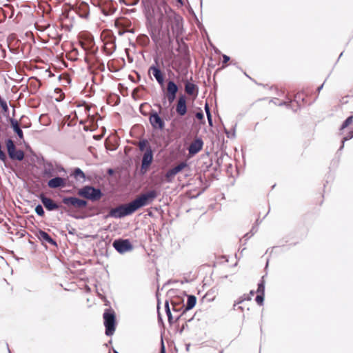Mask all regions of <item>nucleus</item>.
<instances>
[{
	"label": "nucleus",
	"mask_w": 353,
	"mask_h": 353,
	"mask_svg": "<svg viewBox=\"0 0 353 353\" xmlns=\"http://www.w3.org/2000/svg\"><path fill=\"white\" fill-rule=\"evenodd\" d=\"M162 4L164 6L168 23L170 25L173 35L175 38H179L184 32L183 17L174 12L172 8L167 5L165 0H162Z\"/></svg>",
	"instance_id": "nucleus-1"
},
{
	"label": "nucleus",
	"mask_w": 353,
	"mask_h": 353,
	"mask_svg": "<svg viewBox=\"0 0 353 353\" xmlns=\"http://www.w3.org/2000/svg\"><path fill=\"white\" fill-rule=\"evenodd\" d=\"M38 198L40 199L42 205L48 211H54L58 209H62L65 212L67 213L68 216L72 217L75 219H83L85 218V216L79 215L76 213L72 212L70 210L67 209L62 204L56 203L51 198L46 196L43 193L40 194L38 196Z\"/></svg>",
	"instance_id": "nucleus-2"
},
{
	"label": "nucleus",
	"mask_w": 353,
	"mask_h": 353,
	"mask_svg": "<svg viewBox=\"0 0 353 353\" xmlns=\"http://www.w3.org/2000/svg\"><path fill=\"white\" fill-rule=\"evenodd\" d=\"M159 194V191L155 189H152L146 192L140 194L135 199L132 200L136 212L151 204L157 198Z\"/></svg>",
	"instance_id": "nucleus-3"
},
{
	"label": "nucleus",
	"mask_w": 353,
	"mask_h": 353,
	"mask_svg": "<svg viewBox=\"0 0 353 353\" xmlns=\"http://www.w3.org/2000/svg\"><path fill=\"white\" fill-rule=\"evenodd\" d=\"M77 194L79 197L92 202L99 201L104 196V193L101 188L91 185H85L79 189Z\"/></svg>",
	"instance_id": "nucleus-4"
},
{
	"label": "nucleus",
	"mask_w": 353,
	"mask_h": 353,
	"mask_svg": "<svg viewBox=\"0 0 353 353\" xmlns=\"http://www.w3.org/2000/svg\"><path fill=\"white\" fill-rule=\"evenodd\" d=\"M135 212L136 210L131 201L130 202L121 204L116 208H111L105 218L122 219L132 215Z\"/></svg>",
	"instance_id": "nucleus-5"
},
{
	"label": "nucleus",
	"mask_w": 353,
	"mask_h": 353,
	"mask_svg": "<svg viewBox=\"0 0 353 353\" xmlns=\"http://www.w3.org/2000/svg\"><path fill=\"white\" fill-rule=\"evenodd\" d=\"M172 115L173 114L171 113L170 116L163 114V116L161 117L160 115V111L158 112L154 109H151L149 113L148 120L153 130L163 131L165 128V121L170 120Z\"/></svg>",
	"instance_id": "nucleus-6"
},
{
	"label": "nucleus",
	"mask_w": 353,
	"mask_h": 353,
	"mask_svg": "<svg viewBox=\"0 0 353 353\" xmlns=\"http://www.w3.org/2000/svg\"><path fill=\"white\" fill-rule=\"evenodd\" d=\"M103 318L105 326V334L108 336H111L114 334L117 327L115 312L111 307L107 308L104 310Z\"/></svg>",
	"instance_id": "nucleus-7"
},
{
	"label": "nucleus",
	"mask_w": 353,
	"mask_h": 353,
	"mask_svg": "<svg viewBox=\"0 0 353 353\" xmlns=\"http://www.w3.org/2000/svg\"><path fill=\"white\" fill-rule=\"evenodd\" d=\"M61 198L62 205L73 213L74 212L72 210V208L81 210L88 205V201L76 196H61Z\"/></svg>",
	"instance_id": "nucleus-8"
},
{
	"label": "nucleus",
	"mask_w": 353,
	"mask_h": 353,
	"mask_svg": "<svg viewBox=\"0 0 353 353\" xmlns=\"http://www.w3.org/2000/svg\"><path fill=\"white\" fill-rule=\"evenodd\" d=\"M7 154L12 161H22L25 157L23 150L18 149L14 141L11 138H6L4 141Z\"/></svg>",
	"instance_id": "nucleus-9"
},
{
	"label": "nucleus",
	"mask_w": 353,
	"mask_h": 353,
	"mask_svg": "<svg viewBox=\"0 0 353 353\" xmlns=\"http://www.w3.org/2000/svg\"><path fill=\"white\" fill-rule=\"evenodd\" d=\"M153 161L154 150L152 147H150L145 150L142 156L141 168L139 169V175L144 176L150 169Z\"/></svg>",
	"instance_id": "nucleus-10"
},
{
	"label": "nucleus",
	"mask_w": 353,
	"mask_h": 353,
	"mask_svg": "<svg viewBox=\"0 0 353 353\" xmlns=\"http://www.w3.org/2000/svg\"><path fill=\"white\" fill-rule=\"evenodd\" d=\"M154 63L149 67L148 73L152 74L160 88H163L165 83V73L159 65L158 57L154 58Z\"/></svg>",
	"instance_id": "nucleus-11"
},
{
	"label": "nucleus",
	"mask_w": 353,
	"mask_h": 353,
	"mask_svg": "<svg viewBox=\"0 0 353 353\" xmlns=\"http://www.w3.org/2000/svg\"><path fill=\"white\" fill-rule=\"evenodd\" d=\"M112 247L120 254H124L133 250L134 245L129 239L117 238L112 242Z\"/></svg>",
	"instance_id": "nucleus-12"
},
{
	"label": "nucleus",
	"mask_w": 353,
	"mask_h": 353,
	"mask_svg": "<svg viewBox=\"0 0 353 353\" xmlns=\"http://www.w3.org/2000/svg\"><path fill=\"white\" fill-rule=\"evenodd\" d=\"M191 63V59H175L173 61L174 65L172 66V68L179 74L181 79H188V68Z\"/></svg>",
	"instance_id": "nucleus-13"
},
{
	"label": "nucleus",
	"mask_w": 353,
	"mask_h": 353,
	"mask_svg": "<svg viewBox=\"0 0 353 353\" xmlns=\"http://www.w3.org/2000/svg\"><path fill=\"white\" fill-rule=\"evenodd\" d=\"M178 45L176 51L179 54L176 56L175 59H190V50L188 45L184 41L183 38H176Z\"/></svg>",
	"instance_id": "nucleus-14"
},
{
	"label": "nucleus",
	"mask_w": 353,
	"mask_h": 353,
	"mask_svg": "<svg viewBox=\"0 0 353 353\" xmlns=\"http://www.w3.org/2000/svg\"><path fill=\"white\" fill-rule=\"evenodd\" d=\"M175 111L178 116L183 117L188 112L187 97L181 94L175 104Z\"/></svg>",
	"instance_id": "nucleus-15"
},
{
	"label": "nucleus",
	"mask_w": 353,
	"mask_h": 353,
	"mask_svg": "<svg viewBox=\"0 0 353 353\" xmlns=\"http://www.w3.org/2000/svg\"><path fill=\"white\" fill-rule=\"evenodd\" d=\"M147 28L148 30L152 40L156 44L158 43L161 40V33L163 28L160 27L158 25L152 23L151 21H148L147 22Z\"/></svg>",
	"instance_id": "nucleus-16"
},
{
	"label": "nucleus",
	"mask_w": 353,
	"mask_h": 353,
	"mask_svg": "<svg viewBox=\"0 0 353 353\" xmlns=\"http://www.w3.org/2000/svg\"><path fill=\"white\" fill-rule=\"evenodd\" d=\"M163 94H168L173 95L174 99H176L177 93L179 91V85L172 79H168L167 81V85H163V88H161Z\"/></svg>",
	"instance_id": "nucleus-17"
},
{
	"label": "nucleus",
	"mask_w": 353,
	"mask_h": 353,
	"mask_svg": "<svg viewBox=\"0 0 353 353\" xmlns=\"http://www.w3.org/2000/svg\"><path fill=\"white\" fill-rule=\"evenodd\" d=\"M203 141L201 137H196L188 148V154L193 157L198 154L203 147Z\"/></svg>",
	"instance_id": "nucleus-18"
},
{
	"label": "nucleus",
	"mask_w": 353,
	"mask_h": 353,
	"mask_svg": "<svg viewBox=\"0 0 353 353\" xmlns=\"http://www.w3.org/2000/svg\"><path fill=\"white\" fill-rule=\"evenodd\" d=\"M35 236L38 238V239L41 242L42 244L49 243L51 245L57 247V241L52 239L46 232L38 229L35 232Z\"/></svg>",
	"instance_id": "nucleus-19"
},
{
	"label": "nucleus",
	"mask_w": 353,
	"mask_h": 353,
	"mask_svg": "<svg viewBox=\"0 0 353 353\" xmlns=\"http://www.w3.org/2000/svg\"><path fill=\"white\" fill-rule=\"evenodd\" d=\"M181 81L184 83L185 92L190 95L196 97L199 93V87L194 83L192 82V79H181Z\"/></svg>",
	"instance_id": "nucleus-20"
},
{
	"label": "nucleus",
	"mask_w": 353,
	"mask_h": 353,
	"mask_svg": "<svg viewBox=\"0 0 353 353\" xmlns=\"http://www.w3.org/2000/svg\"><path fill=\"white\" fill-rule=\"evenodd\" d=\"M77 14L82 19H88L90 15L89 4L85 1H80L75 7Z\"/></svg>",
	"instance_id": "nucleus-21"
},
{
	"label": "nucleus",
	"mask_w": 353,
	"mask_h": 353,
	"mask_svg": "<svg viewBox=\"0 0 353 353\" xmlns=\"http://www.w3.org/2000/svg\"><path fill=\"white\" fill-rule=\"evenodd\" d=\"M67 185V179L59 176H54L48 181V186L52 189L63 188Z\"/></svg>",
	"instance_id": "nucleus-22"
},
{
	"label": "nucleus",
	"mask_w": 353,
	"mask_h": 353,
	"mask_svg": "<svg viewBox=\"0 0 353 353\" xmlns=\"http://www.w3.org/2000/svg\"><path fill=\"white\" fill-rule=\"evenodd\" d=\"M10 127L12 129L13 132L17 134L19 140L24 139L23 132L19 125V122L15 118L8 119Z\"/></svg>",
	"instance_id": "nucleus-23"
},
{
	"label": "nucleus",
	"mask_w": 353,
	"mask_h": 353,
	"mask_svg": "<svg viewBox=\"0 0 353 353\" xmlns=\"http://www.w3.org/2000/svg\"><path fill=\"white\" fill-rule=\"evenodd\" d=\"M188 298L186 304L182 303V308L184 312H188L189 310L194 307L196 304V297L192 294H186Z\"/></svg>",
	"instance_id": "nucleus-24"
},
{
	"label": "nucleus",
	"mask_w": 353,
	"mask_h": 353,
	"mask_svg": "<svg viewBox=\"0 0 353 353\" xmlns=\"http://www.w3.org/2000/svg\"><path fill=\"white\" fill-rule=\"evenodd\" d=\"M71 176H73L77 181L79 179H83V181H85L86 175L84 172L79 168L76 167L73 168L72 173L70 174Z\"/></svg>",
	"instance_id": "nucleus-25"
},
{
	"label": "nucleus",
	"mask_w": 353,
	"mask_h": 353,
	"mask_svg": "<svg viewBox=\"0 0 353 353\" xmlns=\"http://www.w3.org/2000/svg\"><path fill=\"white\" fill-rule=\"evenodd\" d=\"M188 168L190 169V166L188 163L186 161H183L181 162L179 164L176 165V166L170 168L172 172L176 175L180 172H181L185 168Z\"/></svg>",
	"instance_id": "nucleus-26"
},
{
	"label": "nucleus",
	"mask_w": 353,
	"mask_h": 353,
	"mask_svg": "<svg viewBox=\"0 0 353 353\" xmlns=\"http://www.w3.org/2000/svg\"><path fill=\"white\" fill-rule=\"evenodd\" d=\"M184 302L183 299L179 300V302L176 301L172 300L171 305L172 306V310L174 312H179L183 311L182 303Z\"/></svg>",
	"instance_id": "nucleus-27"
},
{
	"label": "nucleus",
	"mask_w": 353,
	"mask_h": 353,
	"mask_svg": "<svg viewBox=\"0 0 353 353\" xmlns=\"http://www.w3.org/2000/svg\"><path fill=\"white\" fill-rule=\"evenodd\" d=\"M265 276V275H263L261 277V279L259 281V283L257 285V290L255 292V293H256V294H259V293L265 294V280H264Z\"/></svg>",
	"instance_id": "nucleus-28"
},
{
	"label": "nucleus",
	"mask_w": 353,
	"mask_h": 353,
	"mask_svg": "<svg viewBox=\"0 0 353 353\" xmlns=\"http://www.w3.org/2000/svg\"><path fill=\"white\" fill-rule=\"evenodd\" d=\"M150 147H151V145L147 139H143L139 141V148L140 151L145 152V150Z\"/></svg>",
	"instance_id": "nucleus-29"
},
{
	"label": "nucleus",
	"mask_w": 353,
	"mask_h": 353,
	"mask_svg": "<svg viewBox=\"0 0 353 353\" xmlns=\"http://www.w3.org/2000/svg\"><path fill=\"white\" fill-rule=\"evenodd\" d=\"M175 176L176 175L172 170L169 169L165 174V181L167 183H172Z\"/></svg>",
	"instance_id": "nucleus-30"
},
{
	"label": "nucleus",
	"mask_w": 353,
	"mask_h": 353,
	"mask_svg": "<svg viewBox=\"0 0 353 353\" xmlns=\"http://www.w3.org/2000/svg\"><path fill=\"white\" fill-rule=\"evenodd\" d=\"M194 315L189 319H184V323L181 325V328L178 330L179 333L181 334L185 330H188V323L192 321L194 319Z\"/></svg>",
	"instance_id": "nucleus-31"
},
{
	"label": "nucleus",
	"mask_w": 353,
	"mask_h": 353,
	"mask_svg": "<svg viewBox=\"0 0 353 353\" xmlns=\"http://www.w3.org/2000/svg\"><path fill=\"white\" fill-rule=\"evenodd\" d=\"M353 121V114L349 116L346 118V119L343 122L340 127V130H343L347 128Z\"/></svg>",
	"instance_id": "nucleus-32"
},
{
	"label": "nucleus",
	"mask_w": 353,
	"mask_h": 353,
	"mask_svg": "<svg viewBox=\"0 0 353 353\" xmlns=\"http://www.w3.org/2000/svg\"><path fill=\"white\" fill-rule=\"evenodd\" d=\"M34 211H35L36 214L41 217H43L45 215V211L43 210V207L42 204H39V203L37 204L35 206Z\"/></svg>",
	"instance_id": "nucleus-33"
},
{
	"label": "nucleus",
	"mask_w": 353,
	"mask_h": 353,
	"mask_svg": "<svg viewBox=\"0 0 353 353\" xmlns=\"http://www.w3.org/2000/svg\"><path fill=\"white\" fill-rule=\"evenodd\" d=\"M236 127V124H235L234 126H232V133H230V132L224 127V132L228 139L235 138Z\"/></svg>",
	"instance_id": "nucleus-34"
},
{
	"label": "nucleus",
	"mask_w": 353,
	"mask_h": 353,
	"mask_svg": "<svg viewBox=\"0 0 353 353\" xmlns=\"http://www.w3.org/2000/svg\"><path fill=\"white\" fill-rule=\"evenodd\" d=\"M163 104H165L167 101L170 104H172L176 100V99H174L173 95L171 94H163Z\"/></svg>",
	"instance_id": "nucleus-35"
},
{
	"label": "nucleus",
	"mask_w": 353,
	"mask_h": 353,
	"mask_svg": "<svg viewBox=\"0 0 353 353\" xmlns=\"http://www.w3.org/2000/svg\"><path fill=\"white\" fill-rule=\"evenodd\" d=\"M264 299H265V294L259 293V294H257V295L256 296L255 301L256 302V303L259 305L262 306L264 304Z\"/></svg>",
	"instance_id": "nucleus-36"
},
{
	"label": "nucleus",
	"mask_w": 353,
	"mask_h": 353,
	"mask_svg": "<svg viewBox=\"0 0 353 353\" xmlns=\"http://www.w3.org/2000/svg\"><path fill=\"white\" fill-rule=\"evenodd\" d=\"M54 172V168H44L42 174L45 177L50 178L53 176Z\"/></svg>",
	"instance_id": "nucleus-37"
},
{
	"label": "nucleus",
	"mask_w": 353,
	"mask_h": 353,
	"mask_svg": "<svg viewBox=\"0 0 353 353\" xmlns=\"http://www.w3.org/2000/svg\"><path fill=\"white\" fill-rule=\"evenodd\" d=\"M195 117L200 121L201 124L205 123L204 114L201 109L199 112H196Z\"/></svg>",
	"instance_id": "nucleus-38"
},
{
	"label": "nucleus",
	"mask_w": 353,
	"mask_h": 353,
	"mask_svg": "<svg viewBox=\"0 0 353 353\" xmlns=\"http://www.w3.org/2000/svg\"><path fill=\"white\" fill-rule=\"evenodd\" d=\"M163 21H164V14L163 13V12L161 10H159V16L157 19V23H158L157 25L159 26L160 27L163 28Z\"/></svg>",
	"instance_id": "nucleus-39"
},
{
	"label": "nucleus",
	"mask_w": 353,
	"mask_h": 353,
	"mask_svg": "<svg viewBox=\"0 0 353 353\" xmlns=\"http://www.w3.org/2000/svg\"><path fill=\"white\" fill-rule=\"evenodd\" d=\"M222 66L221 68H225L228 65V62L230 61V57L226 54H222Z\"/></svg>",
	"instance_id": "nucleus-40"
},
{
	"label": "nucleus",
	"mask_w": 353,
	"mask_h": 353,
	"mask_svg": "<svg viewBox=\"0 0 353 353\" xmlns=\"http://www.w3.org/2000/svg\"><path fill=\"white\" fill-rule=\"evenodd\" d=\"M256 230H254V228L253 227L249 232L246 233V234L244 235L243 238L245 239V241H248L249 239H250V238H251V237L254 234V233L256 232Z\"/></svg>",
	"instance_id": "nucleus-41"
},
{
	"label": "nucleus",
	"mask_w": 353,
	"mask_h": 353,
	"mask_svg": "<svg viewBox=\"0 0 353 353\" xmlns=\"http://www.w3.org/2000/svg\"><path fill=\"white\" fill-rule=\"evenodd\" d=\"M251 297H245V294H243V296H240L239 299L236 301V304H241L245 301H250Z\"/></svg>",
	"instance_id": "nucleus-42"
},
{
	"label": "nucleus",
	"mask_w": 353,
	"mask_h": 353,
	"mask_svg": "<svg viewBox=\"0 0 353 353\" xmlns=\"http://www.w3.org/2000/svg\"><path fill=\"white\" fill-rule=\"evenodd\" d=\"M186 313L187 312H184V310H183V311L181 312V314L176 317L175 322H177L180 320L184 321L185 315H186Z\"/></svg>",
	"instance_id": "nucleus-43"
},
{
	"label": "nucleus",
	"mask_w": 353,
	"mask_h": 353,
	"mask_svg": "<svg viewBox=\"0 0 353 353\" xmlns=\"http://www.w3.org/2000/svg\"><path fill=\"white\" fill-rule=\"evenodd\" d=\"M65 228L68 230L69 234L74 235L76 233V230L73 228L70 224H67Z\"/></svg>",
	"instance_id": "nucleus-44"
},
{
	"label": "nucleus",
	"mask_w": 353,
	"mask_h": 353,
	"mask_svg": "<svg viewBox=\"0 0 353 353\" xmlns=\"http://www.w3.org/2000/svg\"><path fill=\"white\" fill-rule=\"evenodd\" d=\"M353 138V133H352V131H350L348 132V134L345 136L342 139H343V142L345 143V141L351 139Z\"/></svg>",
	"instance_id": "nucleus-45"
},
{
	"label": "nucleus",
	"mask_w": 353,
	"mask_h": 353,
	"mask_svg": "<svg viewBox=\"0 0 353 353\" xmlns=\"http://www.w3.org/2000/svg\"><path fill=\"white\" fill-rule=\"evenodd\" d=\"M26 149L28 151L32 156L36 157V153L32 149L30 145L28 143H25Z\"/></svg>",
	"instance_id": "nucleus-46"
},
{
	"label": "nucleus",
	"mask_w": 353,
	"mask_h": 353,
	"mask_svg": "<svg viewBox=\"0 0 353 353\" xmlns=\"http://www.w3.org/2000/svg\"><path fill=\"white\" fill-rule=\"evenodd\" d=\"M204 110H205V112L206 113V115L212 114H211V110H210V105H209L208 102H206L205 105H204Z\"/></svg>",
	"instance_id": "nucleus-47"
},
{
	"label": "nucleus",
	"mask_w": 353,
	"mask_h": 353,
	"mask_svg": "<svg viewBox=\"0 0 353 353\" xmlns=\"http://www.w3.org/2000/svg\"><path fill=\"white\" fill-rule=\"evenodd\" d=\"M164 307H165V313H170L171 312L169 301L168 300H165L164 303Z\"/></svg>",
	"instance_id": "nucleus-48"
},
{
	"label": "nucleus",
	"mask_w": 353,
	"mask_h": 353,
	"mask_svg": "<svg viewBox=\"0 0 353 353\" xmlns=\"http://www.w3.org/2000/svg\"><path fill=\"white\" fill-rule=\"evenodd\" d=\"M160 353H166L165 347V345H164V342H163V336H161V341Z\"/></svg>",
	"instance_id": "nucleus-49"
},
{
	"label": "nucleus",
	"mask_w": 353,
	"mask_h": 353,
	"mask_svg": "<svg viewBox=\"0 0 353 353\" xmlns=\"http://www.w3.org/2000/svg\"><path fill=\"white\" fill-rule=\"evenodd\" d=\"M56 168H57V171L59 172H65V173H66L65 169L61 164L56 165Z\"/></svg>",
	"instance_id": "nucleus-50"
},
{
	"label": "nucleus",
	"mask_w": 353,
	"mask_h": 353,
	"mask_svg": "<svg viewBox=\"0 0 353 353\" xmlns=\"http://www.w3.org/2000/svg\"><path fill=\"white\" fill-rule=\"evenodd\" d=\"M166 315L168 316V321L170 324H172L173 323V316L172 314V312H170V313H166Z\"/></svg>",
	"instance_id": "nucleus-51"
},
{
	"label": "nucleus",
	"mask_w": 353,
	"mask_h": 353,
	"mask_svg": "<svg viewBox=\"0 0 353 353\" xmlns=\"http://www.w3.org/2000/svg\"><path fill=\"white\" fill-rule=\"evenodd\" d=\"M206 116H207V119H208L209 126H211V127L213 126V121H212V114H208Z\"/></svg>",
	"instance_id": "nucleus-52"
},
{
	"label": "nucleus",
	"mask_w": 353,
	"mask_h": 353,
	"mask_svg": "<svg viewBox=\"0 0 353 353\" xmlns=\"http://www.w3.org/2000/svg\"><path fill=\"white\" fill-rule=\"evenodd\" d=\"M44 165H45V168H54L53 164L52 163V162L48 161L45 162Z\"/></svg>",
	"instance_id": "nucleus-53"
},
{
	"label": "nucleus",
	"mask_w": 353,
	"mask_h": 353,
	"mask_svg": "<svg viewBox=\"0 0 353 353\" xmlns=\"http://www.w3.org/2000/svg\"><path fill=\"white\" fill-rule=\"evenodd\" d=\"M37 161L39 164H41V163H43V165L45 164V162H46L47 161H46V159H44V157L43 156H41V157H37Z\"/></svg>",
	"instance_id": "nucleus-54"
},
{
	"label": "nucleus",
	"mask_w": 353,
	"mask_h": 353,
	"mask_svg": "<svg viewBox=\"0 0 353 353\" xmlns=\"http://www.w3.org/2000/svg\"><path fill=\"white\" fill-rule=\"evenodd\" d=\"M145 104H146L145 103H143L141 104V105H140V112L141 113V114H142V115H143V116H145V117H146V116L149 115V114H148L146 112H144V111H143V110H141V108H142L143 105H145Z\"/></svg>",
	"instance_id": "nucleus-55"
},
{
	"label": "nucleus",
	"mask_w": 353,
	"mask_h": 353,
	"mask_svg": "<svg viewBox=\"0 0 353 353\" xmlns=\"http://www.w3.org/2000/svg\"><path fill=\"white\" fill-rule=\"evenodd\" d=\"M158 323L163 324V318L159 311H158Z\"/></svg>",
	"instance_id": "nucleus-56"
},
{
	"label": "nucleus",
	"mask_w": 353,
	"mask_h": 353,
	"mask_svg": "<svg viewBox=\"0 0 353 353\" xmlns=\"http://www.w3.org/2000/svg\"><path fill=\"white\" fill-rule=\"evenodd\" d=\"M255 294V291L254 290H250L249 294H245V297H249L250 296L252 298V296Z\"/></svg>",
	"instance_id": "nucleus-57"
},
{
	"label": "nucleus",
	"mask_w": 353,
	"mask_h": 353,
	"mask_svg": "<svg viewBox=\"0 0 353 353\" xmlns=\"http://www.w3.org/2000/svg\"><path fill=\"white\" fill-rule=\"evenodd\" d=\"M323 85H324V83L317 88L316 91L318 92H320L321 90L323 89Z\"/></svg>",
	"instance_id": "nucleus-58"
},
{
	"label": "nucleus",
	"mask_w": 353,
	"mask_h": 353,
	"mask_svg": "<svg viewBox=\"0 0 353 353\" xmlns=\"http://www.w3.org/2000/svg\"><path fill=\"white\" fill-rule=\"evenodd\" d=\"M279 106H283V105H288V103L285 102V101H281V103H279Z\"/></svg>",
	"instance_id": "nucleus-59"
},
{
	"label": "nucleus",
	"mask_w": 353,
	"mask_h": 353,
	"mask_svg": "<svg viewBox=\"0 0 353 353\" xmlns=\"http://www.w3.org/2000/svg\"><path fill=\"white\" fill-rule=\"evenodd\" d=\"M113 173H114V170H113V169H112V168L108 169V174H110V175H111V174H112Z\"/></svg>",
	"instance_id": "nucleus-60"
},
{
	"label": "nucleus",
	"mask_w": 353,
	"mask_h": 353,
	"mask_svg": "<svg viewBox=\"0 0 353 353\" xmlns=\"http://www.w3.org/2000/svg\"><path fill=\"white\" fill-rule=\"evenodd\" d=\"M154 105L158 107L159 110L162 108V106H161V105L160 103H156Z\"/></svg>",
	"instance_id": "nucleus-61"
},
{
	"label": "nucleus",
	"mask_w": 353,
	"mask_h": 353,
	"mask_svg": "<svg viewBox=\"0 0 353 353\" xmlns=\"http://www.w3.org/2000/svg\"><path fill=\"white\" fill-rule=\"evenodd\" d=\"M341 142H342V144H341V145L340 146V148H339V151H340V150H343V148H344V143H343V141H342Z\"/></svg>",
	"instance_id": "nucleus-62"
},
{
	"label": "nucleus",
	"mask_w": 353,
	"mask_h": 353,
	"mask_svg": "<svg viewBox=\"0 0 353 353\" xmlns=\"http://www.w3.org/2000/svg\"><path fill=\"white\" fill-rule=\"evenodd\" d=\"M176 2H178L179 3H180L181 6H183V0H176Z\"/></svg>",
	"instance_id": "nucleus-63"
},
{
	"label": "nucleus",
	"mask_w": 353,
	"mask_h": 353,
	"mask_svg": "<svg viewBox=\"0 0 353 353\" xmlns=\"http://www.w3.org/2000/svg\"><path fill=\"white\" fill-rule=\"evenodd\" d=\"M112 351L113 353H119L117 350H116L114 347H112Z\"/></svg>",
	"instance_id": "nucleus-64"
}]
</instances>
